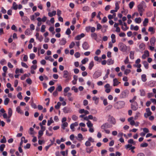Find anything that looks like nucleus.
Here are the masks:
<instances>
[{"label":"nucleus","mask_w":156,"mask_h":156,"mask_svg":"<svg viewBox=\"0 0 156 156\" xmlns=\"http://www.w3.org/2000/svg\"><path fill=\"white\" fill-rule=\"evenodd\" d=\"M69 72L67 70H64L63 71V77L64 78H66L65 80L66 82H68L71 79V77L69 76Z\"/></svg>","instance_id":"1"},{"label":"nucleus","mask_w":156,"mask_h":156,"mask_svg":"<svg viewBox=\"0 0 156 156\" xmlns=\"http://www.w3.org/2000/svg\"><path fill=\"white\" fill-rule=\"evenodd\" d=\"M94 142V139L92 138V137H90L88 138V140L85 143V145L87 147H90L91 146V142L93 143Z\"/></svg>","instance_id":"2"},{"label":"nucleus","mask_w":156,"mask_h":156,"mask_svg":"<svg viewBox=\"0 0 156 156\" xmlns=\"http://www.w3.org/2000/svg\"><path fill=\"white\" fill-rule=\"evenodd\" d=\"M118 46L120 50L122 51H125L127 50V46L122 43H119Z\"/></svg>","instance_id":"3"},{"label":"nucleus","mask_w":156,"mask_h":156,"mask_svg":"<svg viewBox=\"0 0 156 156\" xmlns=\"http://www.w3.org/2000/svg\"><path fill=\"white\" fill-rule=\"evenodd\" d=\"M125 103L123 101H119L115 104V106H117V108H119L122 107L125 105Z\"/></svg>","instance_id":"4"},{"label":"nucleus","mask_w":156,"mask_h":156,"mask_svg":"<svg viewBox=\"0 0 156 156\" xmlns=\"http://www.w3.org/2000/svg\"><path fill=\"white\" fill-rule=\"evenodd\" d=\"M140 58H138L135 61L136 64L133 65V66L137 68H140L141 67V65L140 64Z\"/></svg>","instance_id":"5"},{"label":"nucleus","mask_w":156,"mask_h":156,"mask_svg":"<svg viewBox=\"0 0 156 156\" xmlns=\"http://www.w3.org/2000/svg\"><path fill=\"white\" fill-rule=\"evenodd\" d=\"M112 126H110V124L108 122H106L103 124L101 126V128L102 129L105 130L106 129L111 127Z\"/></svg>","instance_id":"6"},{"label":"nucleus","mask_w":156,"mask_h":156,"mask_svg":"<svg viewBox=\"0 0 156 156\" xmlns=\"http://www.w3.org/2000/svg\"><path fill=\"white\" fill-rule=\"evenodd\" d=\"M146 110L147 113H145L144 114V116L145 118H147L148 117L150 116L151 115L152 112L150 111L149 108H146Z\"/></svg>","instance_id":"7"},{"label":"nucleus","mask_w":156,"mask_h":156,"mask_svg":"<svg viewBox=\"0 0 156 156\" xmlns=\"http://www.w3.org/2000/svg\"><path fill=\"white\" fill-rule=\"evenodd\" d=\"M131 108L134 111L136 110L138 108V106L137 102H134L131 104Z\"/></svg>","instance_id":"8"},{"label":"nucleus","mask_w":156,"mask_h":156,"mask_svg":"<svg viewBox=\"0 0 156 156\" xmlns=\"http://www.w3.org/2000/svg\"><path fill=\"white\" fill-rule=\"evenodd\" d=\"M149 56V51L147 50H145L144 51V54L142 55V58L143 59H145L147 57Z\"/></svg>","instance_id":"9"},{"label":"nucleus","mask_w":156,"mask_h":156,"mask_svg":"<svg viewBox=\"0 0 156 156\" xmlns=\"http://www.w3.org/2000/svg\"><path fill=\"white\" fill-rule=\"evenodd\" d=\"M109 119L110 120V122L113 125H115L116 123L115 119L112 116L109 115L108 116Z\"/></svg>","instance_id":"10"},{"label":"nucleus","mask_w":156,"mask_h":156,"mask_svg":"<svg viewBox=\"0 0 156 156\" xmlns=\"http://www.w3.org/2000/svg\"><path fill=\"white\" fill-rule=\"evenodd\" d=\"M105 89V91L107 93H109L111 91V89L110 85L109 84H106L104 86Z\"/></svg>","instance_id":"11"},{"label":"nucleus","mask_w":156,"mask_h":156,"mask_svg":"<svg viewBox=\"0 0 156 156\" xmlns=\"http://www.w3.org/2000/svg\"><path fill=\"white\" fill-rule=\"evenodd\" d=\"M85 36V34L83 33H82L80 35H77L75 37V39L76 40H80L83 37Z\"/></svg>","instance_id":"12"},{"label":"nucleus","mask_w":156,"mask_h":156,"mask_svg":"<svg viewBox=\"0 0 156 156\" xmlns=\"http://www.w3.org/2000/svg\"><path fill=\"white\" fill-rule=\"evenodd\" d=\"M125 148L126 149H129V150H134L135 148V147L134 146H132V145L128 144L125 146Z\"/></svg>","instance_id":"13"},{"label":"nucleus","mask_w":156,"mask_h":156,"mask_svg":"<svg viewBox=\"0 0 156 156\" xmlns=\"http://www.w3.org/2000/svg\"><path fill=\"white\" fill-rule=\"evenodd\" d=\"M156 42V38L155 37H152L150 41V44L151 45L153 46L154 45Z\"/></svg>","instance_id":"14"},{"label":"nucleus","mask_w":156,"mask_h":156,"mask_svg":"<svg viewBox=\"0 0 156 156\" xmlns=\"http://www.w3.org/2000/svg\"><path fill=\"white\" fill-rule=\"evenodd\" d=\"M78 124V123L77 122H75L74 123L71 124L70 125V129L73 130V131H74V127L77 126Z\"/></svg>","instance_id":"15"},{"label":"nucleus","mask_w":156,"mask_h":156,"mask_svg":"<svg viewBox=\"0 0 156 156\" xmlns=\"http://www.w3.org/2000/svg\"><path fill=\"white\" fill-rule=\"evenodd\" d=\"M86 151L87 153L90 154L93 151V147H86Z\"/></svg>","instance_id":"16"},{"label":"nucleus","mask_w":156,"mask_h":156,"mask_svg":"<svg viewBox=\"0 0 156 156\" xmlns=\"http://www.w3.org/2000/svg\"><path fill=\"white\" fill-rule=\"evenodd\" d=\"M139 47L140 50L143 51L145 49V45L144 43H142L139 45Z\"/></svg>","instance_id":"17"},{"label":"nucleus","mask_w":156,"mask_h":156,"mask_svg":"<svg viewBox=\"0 0 156 156\" xmlns=\"http://www.w3.org/2000/svg\"><path fill=\"white\" fill-rule=\"evenodd\" d=\"M83 47L85 50H87L89 48L88 44L86 42H85L83 44Z\"/></svg>","instance_id":"18"},{"label":"nucleus","mask_w":156,"mask_h":156,"mask_svg":"<svg viewBox=\"0 0 156 156\" xmlns=\"http://www.w3.org/2000/svg\"><path fill=\"white\" fill-rule=\"evenodd\" d=\"M94 66V61H91L90 62L89 64L88 69L89 70H91Z\"/></svg>","instance_id":"19"},{"label":"nucleus","mask_w":156,"mask_h":156,"mask_svg":"<svg viewBox=\"0 0 156 156\" xmlns=\"http://www.w3.org/2000/svg\"><path fill=\"white\" fill-rule=\"evenodd\" d=\"M66 43V39L65 38H62L60 40V44L61 45H64Z\"/></svg>","instance_id":"20"},{"label":"nucleus","mask_w":156,"mask_h":156,"mask_svg":"<svg viewBox=\"0 0 156 156\" xmlns=\"http://www.w3.org/2000/svg\"><path fill=\"white\" fill-rule=\"evenodd\" d=\"M56 14V11H53L51 12H50L48 13V16L50 17H52L55 16Z\"/></svg>","instance_id":"21"},{"label":"nucleus","mask_w":156,"mask_h":156,"mask_svg":"<svg viewBox=\"0 0 156 156\" xmlns=\"http://www.w3.org/2000/svg\"><path fill=\"white\" fill-rule=\"evenodd\" d=\"M113 86H117L119 83L120 82H119L117 80L116 78H115L113 79Z\"/></svg>","instance_id":"22"},{"label":"nucleus","mask_w":156,"mask_h":156,"mask_svg":"<svg viewBox=\"0 0 156 156\" xmlns=\"http://www.w3.org/2000/svg\"><path fill=\"white\" fill-rule=\"evenodd\" d=\"M138 10L139 12H143L144 9H143V5L141 4L138 5L137 6Z\"/></svg>","instance_id":"23"},{"label":"nucleus","mask_w":156,"mask_h":156,"mask_svg":"<svg viewBox=\"0 0 156 156\" xmlns=\"http://www.w3.org/2000/svg\"><path fill=\"white\" fill-rule=\"evenodd\" d=\"M111 38L112 39V42L113 43H114L116 42L115 36L114 34H112L111 35Z\"/></svg>","instance_id":"24"},{"label":"nucleus","mask_w":156,"mask_h":156,"mask_svg":"<svg viewBox=\"0 0 156 156\" xmlns=\"http://www.w3.org/2000/svg\"><path fill=\"white\" fill-rule=\"evenodd\" d=\"M107 64L109 65H110L113 64L114 61L111 58H109L107 60Z\"/></svg>","instance_id":"25"},{"label":"nucleus","mask_w":156,"mask_h":156,"mask_svg":"<svg viewBox=\"0 0 156 156\" xmlns=\"http://www.w3.org/2000/svg\"><path fill=\"white\" fill-rule=\"evenodd\" d=\"M63 112L66 113H67L70 112L69 108L65 107H64L63 109Z\"/></svg>","instance_id":"26"},{"label":"nucleus","mask_w":156,"mask_h":156,"mask_svg":"<svg viewBox=\"0 0 156 156\" xmlns=\"http://www.w3.org/2000/svg\"><path fill=\"white\" fill-rule=\"evenodd\" d=\"M128 143L129 144H132L133 145H135L136 144V142L134 141L133 139H130L128 141Z\"/></svg>","instance_id":"27"},{"label":"nucleus","mask_w":156,"mask_h":156,"mask_svg":"<svg viewBox=\"0 0 156 156\" xmlns=\"http://www.w3.org/2000/svg\"><path fill=\"white\" fill-rule=\"evenodd\" d=\"M12 9H13L14 10H17L18 9V5L15 2H14L13 3L12 6L11 7Z\"/></svg>","instance_id":"28"},{"label":"nucleus","mask_w":156,"mask_h":156,"mask_svg":"<svg viewBox=\"0 0 156 156\" xmlns=\"http://www.w3.org/2000/svg\"><path fill=\"white\" fill-rule=\"evenodd\" d=\"M68 125V123L67 122H64L62 124L61 128L63 129H65V128L67 127Z\"/></svg>","instance_id":"29"},{"label":"nucleus","mask_w":156,"mask_h":156,"mask_svg":"<svg viewBox=\"0 0 156 156\" xmlns=\"http://www.w3.org/2000/svg\"><path fill=\"white\" fill-rule=\"evenodd\" d=\"M16 111L19 113L21 114H23V112L22 111L19 106L17 107L16 108Z\"/></svg>","instance_id":"30"},{"label":"nucleus","mask_w":156,"mask_h":156,"mask_svg":"<svg viewBox=\"0 0 156 156\" xmlns=\"http://www.w3.org/2000/svg\"><path fill=\"white\" fill-rule=\"evenodd\" d=\"M12 111L11 108H9L8 109V115L9 118H10L12 115Z\"/></svg>","instance_id":"31"},{"label":"nucleus","mask_w":156,"mask_h":156,"mask_svg":"<svg viewBox=\"0 0 156 156\" xmlns=\"http://www.w3.org/2000/svg\"><path fill=\"white\" fill-rule=\"evenodd\" d=\"M141 78L142 81L144 82H145L146 81L147 79L146 78V76L145 74H142L141 76Z\"/></svg>","instance_id":"32"},{"label":"nucleus","mask_w":156,"mask_h":156,"mask_svg":"<svg viewBox=\"0 0 156 156\" xmlns=\"http://www.w3.org/2000/svg\"><path fill=\"white\" fill-rule=\"evenodd\" d=\"M134 21L136 23H140L141 21V18L140 17L136 18L134 20Z\"/></svg>","instance_id":"33"},{"label":"nucleus","mask_w":156,"mask_h":156,"mask_svg":"<svg viewBox=\"0 0 156 156\" xmlns=\"http://www.w3.org/2000/svg\"><path fill=\"white\" fill-rule=\"evenodd\" d=\"M89 59L88 58H85L81 61V62L83 64H85L88 62Z\"/></svg>","instance_id":"34"},{"label":"nucleus","mask_w":156,"mask_h":156,"mask_svg":"<svg viewBox=\"0 0 156 156\" xmlns=\"http://www.w3.org/2000/svg\"><path fill=\"white\" fill-rule=\"evenodd\" d=\"M91 37L94 39L95 40H97V34L95 33H94L91 34Z\"/></svg>","instance_id":"35"},{"label":"nucleus","mask_w":156,"mask_h":156,"mask_svg":"<svg viewBox=\"0 0 156 156\" xmlns=\"http://www.w3.org/2000/svg\"><path fill=\"white\" fill-rule=\"evenodd\" d=\"M90 9V8L87 6H85L83 7L82 10L84 11H88Z\"/></svg>","instance_id":"36"},{"label":"nucleus","mask_w":156,"mask_h":156,"mask_svg":"<svg viewBox=\"0 0 156 156\" xmlns=\"http://www.w3.org/2000/svg\"><path fill=\"white\" fill-rule=\"evenodd\" d=\"M87 127L88 128L91 127H93V124H92L91 121L90 120H88V122L87 123Z\"/></svg>","instance_id":"37"},{"label":"nucleus","mask_w":156,"mask_h":156,"mask_svg":"<svg viewBox=\"0 0 156 156\" xmlns=\"http://www.w3.org/2000/svg\"><path fill=\"white\" fill-rule=\"evenodd\" d=\"M148 22V20L147 18H145L143 22V26H146L147 25V23Z\"/></svg>","instance_id":"38"},{"label":"nucleus","mask_w":156,"mask_h":156,"mask_svg":"<svg viewBox=\"0 0 156 156\" xmlns=\"http://www.w3.org/2000/svg\"><path fill=\"white\" fill-rule=\"evenodd\" d=\"M134 52L133 51H130L129 54V57L131 59H133L134 58Z\"/></svg>","instance_id":"39"},{"label":"nucleus","mask_w":156,"mask_h":156,"mask_svg":"<svg viewBox=\"0 0 156 156\" xmlns=\"http://www.w3.org/2000/svg\"><path fill=\"white\" fill-rule=\"evenodd\" d=\"M112 107V106L111 105H109L107 106L105 108V110L106 111H108L111 109Z\"/></svg>","instance_id":"40"},{"label":"nucleus","mask_w":156,"mask_h":156,"mask_svg":"<svg viewBox=\"0 0 156 156\" xmlns=\"http://www.w3.org/2000/svg\"><path fill=\"white\" fill-rule=\"evenodd\" d=\"M143 64L144 65V67L146 69L148 68V64L146 61H144L143 62Z\"/></svg>","instance_id":"41"},{"label":"nucleus","mask_w":156,"mask_h":156,"mask_svg":"<svg viewBox=\"0 0 156 156\" xmlns=\"http://www.w3.org/2000/svg\"><path fill=\"white\" fill-rule=\"evenodd\" d=\"M45 58L46 60H48L51 62H53L54 60V59L51 56H46L45 57Z\"/></svg>","instance_id":"42"},{"label":"nucleus","mask_w":156,"mask_h":156,"mask_svg":"<svg viewBox=\"0 0 156 156\" xmlns=\"http://www.w3.org/2000/svg\"><path fill=\"white\" fill-rule=\"evenodd\" d=\"M61 105V104L60 102H58L57 103V105H56L55 106V108L56 109H59V108H60V106Z\"/></svg>","instance_id":"43"},{"label":"nucleus","mask_w":156,"mask_h":156,"mask_svg":"<svg viewBox=\"0 0 156 156\" xmlns=\"http://www.w3.org/2000/svg\"><path fill=\"white\" fill-rule=\"evenodd\" d=\"M5 145L4 144H2L0 145V151H3L4 148L5 147Z\"/></svg>","instance_id":"44"},{"label":"nucleus","mask_w":156,"mask_h":156,"mask_svg":"<svg viewBox=\"0 0 156 156\" xmlns=\"http://www.w3.org/2000/svg\"><path fill=\"white\" fill-rule=\"evenodd\" d=\"M124 25L125 27L124 28L123 27H122V28L124 31H126L129 29V27L127 26V24L125 23H124Z\"/></svg>","instance_id":"45"},{"label":"nucleus","mask_w":156,"mask_h":156,"mask_svg":"<svg viewBox=\"0 0 156 156\" xmlns=\"http://www.w3.org/2000/svg\"><path fill=\"white\" fill-rule=\"evenodd\" d=\"M9 101V98H5L4 101V104L5 105H7L8 104Z\"/></svg>","instance_id":"46"},{"label":"nucleus","mask_w":156,"mask_h":156,"mask_svg":"<svg viewBox=\"0 0 156 156\" xmlns=\"http://www.w3.org/2000/svg\"><path fill=\"white\" fill-rule=\"evenodd\" d=\"M46 28V26L45 25H42L41 28V31L42 32H44L45 31V29Z\"/></svg>","instance_id":"47"},{"label":"nucleus","mask_w":156,"mask_h":156,"mask_svg":"<svg viewBox=\"0 0 156 156\" xmlns=\"http://www.w3.org/2000/svg\"><path fill=\"white\" fill-rule=\"evenodd\" d=\"M134 5V2H130L129 4V6L130 9H132Z\"/></svg>","instance_id":"48"},{"label":"nucleus","mask_w":156,"mask_h":156,"mask_svg":"<svg viewBox=\"0 0 156 156\" xmlns=\"http://www.w3.org/2000/svg\"><path fill=\"white\" fill-rule=\"evenodd\" d=\"M53 122V121L52 120V118H50V120H48V121L47 125L49 126L52 122Z\"/></svg>","instance_id":"49"},{"label":"nucleus","mask_w":156,"mask_h":156,"mask_svg":"<svg viewBox=\"0 0 156 156\" xmlns=\"http://www.w3.org/2000/svg\"><path fill=\"white\" fill-rule=\"evenodd\" d=\"M94 60L100 62L101 60V59L100 58H99L98 56H95L94 57Z\"/></svg>","instance_id":"50"},{"label":"nucleus","mask_w":156,"mask_h":156,"mask_svg":"<svg viewBox=\"0 0 156 156\" xmlns=\"http://www.w3.org/2000/svg\"><path fill=\"white\" fill-rule=\"evenodd\" d=\"M6 138L5 136L3 137V138L1 140L0 142L2 143H5L6 142Z\"/></svg>","instance_id":"51"},{"label":"nucleus","mask_w":156,"mask_h":156,"mask_svg":"<svg viewBox=\"0 0 156 156\" xmlns=\"http://www.w3.org/2000/svg\"><path fill=\"white\" fill-rule=\"evenodd\" d=\"M131 72V70L129 69H126L124 71V74L125 75H127Z\"/></svg>","instance_id":"52"},{"label":"nucleus","mask_w":156,"mask_h":156,"mask_svg":"<svg viewBox=\"0 0 156 156\" xmlns=\"http://www.w3.org/2000/svg\"><path fill=\"white\" fill-rule=\"evenodd\" d=\"M75 45V44L74 42L73 41H72V42H71V43L69 45V48L70 49L72 48Z\"/></svg>","instance_id":"53"},{"label":"nucleus","mask_w":156,"mask_h":156,"mask_svg":"<svg viewBox=\"0 0 156 156\" xmlns=\"http://www.w3.org/2000/svg\"><path fill=\"white\" fill-rule=\"evenodd\" d=\"M62 90V87L61 85H59L58 86V87L56 88V90L59 91H61Z\"/></svg>","instance_id":"54"},{"label":"nucleus","mask_w":156,"mask_h":156,"mask_svg":"<svg viewBox=\"0 0 156 156\" xmlns=\"http://www.w3.org/2000/svg\"><path fill=\"white\" fill-rule=\"evenodd\" d=\"M72 119L74 121L77 120L78 119V117L75 115H73L72 117Z\"/></svg>","instance_id":"55"},{"label":"nucleus","mask_w":156,"mask_h":156,"mask_svg":"<svg viewBox=\"0 0 156 156\" xmlns=\"http://www.w3.org/2000/svg\"><path fill=\"white\" fill-rule=\"evenodd\" d=\"M148 144L147 143H145L141 144L140 146L142 147H146L148 146Z\"/></svg>","instance_id":"56"},{"label":"nucleus","mask_w":156,"mask_h":156,"mask_svg":"<svg viewBox=\"0 0 156 156\" xmlns=\"http://www.w3.org/2000/svg\"><path fill=\"white\" fill-rule=\"evenodd\" d=\"M35 55L34 54L31 53L30 55V58L31 59H33L35 58Z\"/></svg>","instance_id":"57"},{"label":"nucleus","mask_w":156,"mask_h":156,"mask_svg":"<svg viewBox=\"0 0 156 156\" xmlns=\"http://www.w3.org/2000/svg\"><path fill=\"white\" fill-rule=\"evenodd\" d=\"M30 132L29 133L31 135H34V129L32 127H30Z\"/></svg>","instance_id":"58"},{"label":"nucleus","mask_w":156,"mask_h":156,"mask_svg":"<svg viewBox=\"0 0 156 156\" xmlns=\"http://www.w3.org/2000/svg\"><path fill=\"white\" fill-rule=\"evenodd\" d=\"M70 90V88L69 87H66L64 89V92L65 93H67L69 91V90Z\"/></svg>","instance_id":"59"},{"label":"nucleus","mask_w":156,"mask_h":156,"mask_svg":"<svg viewBox=\"0 0 156 156\" xmlns=\"http://www.w3.org/2000/svg\"><path fill=\"white\" fill-rule=\"evenodd\" d=\"M55 89V87L54 86H52L48 89V90L51 93Z\"/></svg>","instance_id":"60"},{"label":"nucleus","mask_w":156,"mask_h":156,"mask_svg":"<svg viewBox=\"0 0 156 156\" xmlns=\"http://www.w3.org/2000/svg\"><path fill=\"white\" fill-rule=\"evenodd\" d=\"M43 132L41 130H40L38 132V138H39L40 137H41L43 134Z\"/></svg>","instance_id":"61"},{"label":"nucleus","mask_w":156,"mask_h":156,"mask_svg":"<svg viewBox=\"0 0 156 156\" xmlns=\"http://www.w3.org/2000/svg\"><path fill=\"white\" fill-rule=\"evenodd\" d=\"M80 54L79 52H76L74 54V56L76 58H78L80 57Z\"/></svg>","instance_id":"62"},{"label":"nucleus","mask_w":156,"mask_h":156,"mask_svg":"<svg viewBox=\"0 0 156 156\" xmlns=\"http://www.w3.org/2000/svg\"><path fill=\"white\" fill-rule=\"evenodd\" d=\"M115 10H116V11L117 12V10L119 9V5L118 3H116L115 4Z\"/></svg>","instance_id":"63"},{"label":"nucleus","mask_w":156,"mask_h":156,"mask_svg":"<svg viewBox=\"0 0 156 156\" xmlns=\"http://www.w3.org/2000/svg\"><path fill=\"white\" fill-rule=\"evenodd\" d=\"M21 64L22 66L24 67L27 68L28 67V66L27 65V64L26 63H24L23 62H21Z\"/></svg>","instance_id":"64"}]
</instances>
